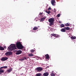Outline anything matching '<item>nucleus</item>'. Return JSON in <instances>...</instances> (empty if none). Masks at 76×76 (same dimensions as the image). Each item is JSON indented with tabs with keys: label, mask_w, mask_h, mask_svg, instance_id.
Masks as SVG:
<instances>
[{
	"label": "nucleus",
	"mask_w": 76,
	"mask_h": 76,
	"mask_svg": "<svg viewBox=\"0 0 76 76\" xmlns=\"http://www.w3.org/2000/svg\"><path fill=\"white\" fill-rule=\"evenodd\" d=\"M10 47H8V51H13L16 49V45L14 44H12L10 46Z\"/></svg>",
	"instance_id": "f257e3e1"
},
{
	"label": "nucleus",
	"mask_w": 76,
	"mask_h": 76,
	"mask_svg": "<svg viewBox=\"0 0 76 76\" xmlns=\"http://www.w3.org/2000/svg\"><path fill=\"white\" fill-rule=\"evenodd\" d=\"M16 45L17 48L20 50H22V49L23 48V47L22 46L20 42H17Z\"/></svg>",
	"instance_id": "f03ea898"
},
{
	"label": "nucleus",
	"mask_w": 76,
	"mask_h": 76,
	"mask_svg": "<svg viewBox=\"0 0 76 76\" xmlns=\"http://www.w3.org/2000/svg\"><path fill=\"white\" fill-rule=\"evenodd\" d=\"M12 52H6L5 53V54L6 56H11V55H12Z\"/></svg>",
	"instance_id": "7ed1b4c3"
},
{
	"label": "nucleus",
	"mask_w": 76,
	"mask_h": 76,
	"mask_svg": "<svg viewBox=\"0 0 76 76\" xmlns=\"http://www.w3.org/2000/svg\"><path fill=\"white\" fill-rule=\"evenodd\" d=\"M49 22L54 23V18H50L48 20Z\"/></svg>",
	"instance_id": "20e7f679"
},
{
	"label": "nucleus",
	"mask_w": 76,
	"mask_h": 76,
	"mask_svg": "<svg viewBox=\"0 0 76 76\" xmlns=\"http://www.w3.org/2000/svg\"><path fill=\"white\" fill-rule=\"evenodd\" d=\"M22 52L21 51V50H18L15 53V54L16 55H19V54H20L21 53H22Z\"/></svg>",
	"instance_id": "39448f33"
},
{
	"label": "nucleus",
	"mask_w": 76,
	"mask_h": 76,
	"mask_svg": "<svg viewBox=\"0 0 76 76\" xmlns=\"http://www.w3.org/2000/svg\"><path fill=\"white\" fill-rule=\"evenodd\" d=\"M42 70H43V69L41 67H38L36 68L37 71H38V72L39 71H42Z\"/></svg>",
	"instance_id": "423d86ee"
},
{
	"label": "nucleus",
	"mask_w": 76,
	"mask_h": 76,
	"mask_svg": "<svg viewBox=\"0 0 76 76\" xmlns=\"http://www.w3.org/2000/svg\"><path fill=\"white\" fill-rule=\"evenodd\" d=\"M8 59V58L7 57H5L2 58L1 60V61H6Z\"/></svg>",
	"instance_id": "0eeeda50"
},
{
	"label": "nucleus",
	"mask_w": 76,
	"mask_h": 76,
	"mask_svg": "<svg viewBox=\"0 0 76 76\" xmlns=\"http://www.w3.org/2000/svg\"><path fill=\"white\" fill-rule=\"evenodd\" d=\"M51 1V2L53 6H54V5H55L54 4H55V3H56V1H55V0H52Z\"/></svg>",
	"instance_id": "6e6552de"
},
{
	"label": "nucleus",
	"mask_w": 76,
	"mask_h": 76,
	"mask_svg": "<svg viewBox=\"0 0 76 76\" xmlns=\"http://www.w3.org/2000/svg\"><path fill=\"white\" fill-rule=\"evenodd\" d=\"M46 19V17H44L42 18H41L40 19V22H43L44 20H45Z\"/></svg>",
	"instance_id": "1a4fd4ad"
},
{
	"label": "nucleus",
	"mask_w": 76,
	"mask_h": 76,
	"mask_svg": "<svg viewBox=\"0 0 76 76\" xmlns=\"http://www.w3.org/2000/svg\"><path fill=\"white\" fill-rule=\"evenodd\" d=\"M45 58L46 59H49L50 58V56L48 55V54H47L46 55H45Z\"/></svg>",
	"instance_id": "9d476101"
},
{
	"label": "nucleus",
	"mask_w": 76,
	"mask_h": 76,
	"mask_svg": "<svg viewBox=\"0 0 76 76\" xmlns=\"http://www.w3.org/2000/svg\"><path fill=\"white\" fill-rule=\"evenodd\" d=\"M12 70H13V69L12 68H11L10 69H8L7 71V72L8 73H10L11 72H12Z\"/></svg>",
	"instance_id": "9b49d317"
},
{
	"label": "nucleus",
	"mask_w": 76,
	"mask_h": 76,
	"mask_svg": "<svg viewBox=\"0 0 76 76\" xmlns=\"http://www.w3.org/2000/svg\"><path fill=\"white\" fill-rule=\"evenodd\" d=\"M4 70L3 69H0V75H1L2 73H4Z\"/></svg>",
	"instance_id": "f8f14e48"
},
{
	"label": "nucleus",
	"mask_w": 76,
	"mask_h": 76,
	"mask_svg": "<svg viewBox=\"0 0 76 76\" xmlns=\"http://www.w3.org/2000/svg\"><path fill=\"white\" fill-rule=\"evenodd\" d=\"M43 75L44 76H48V73L47 72H45L43 74Z\"/></svg>",
	"instance_id": "ddd939ff"
},
{
	"label": "nucleus",
	"mask_w": 76,
	"mask_h": 76,
	"mask_svg": "<svg viewBox=\"0 0 76 76\" xmlns=\"http://www.w3.org/2000/svg\"><path fill=\"white\" fill-rule=\"evenodd\" d=\"M64 29H65V30H67V31H69V30L70 29V28L68 27H65Z\"/></svg>",
	"instance_id": "4468645a"
},
{
	"label": "nucleus",
	"mask_w": 76,
	"mask_h": 76,
	"mask_svg": "<svg viewBox=\"0 0 76 76\" xmlns=\"http://www.w3.org/2000/svg\"><path fill=\"white\" fill-rule=\"evenodd\" d=\"M61 32H66V30H65V29L63 28H62L61 29Z\"/></svg>",
	"instance_id": "2eb2a0df"
},
{
	"label": "nucleus",
	"mask_w": 76,
	"mask_h": 76,
	"mask_svg": "<svg viewBox=\"0 0 76 76\" xmlns=\"http://www.w3.org/2000/svg\"><path fill=\"white\" fill-rule=\"evenodd\" d=\"M64 25L63 24H62L60 25V28H64Z\"/></svg>",
	"instance_id": "dca6fc26"
},
{
	"label": "nucleus",
	"mask_w": 76,
	"mask_h": 76,
	"mask_svg": "<svg viewBox=\"0 0 76 76\" xmlns=\"http://www.w3.org/2000/svg\"><path fill=\"white\" fill-rule=\"evenodd\" d=\"M4 48L1 47L0 46V50H1V51H3V50H4Z\"/></svg>",
	"instance_id": "f3484780"
},
{
	"label": "nucleus",
	"mask_w": 76,
	"mask_h": 76,
	"mask_svg": "<svg viewBox=\"0 0 76 76\" xmlns=\"http://www.w3.org/2000/svg\"><path fill=\"white\" fill-rule=\"evenodd\" d=\"M71 38L72 39H75L76 38V37L75 36H72L71 37Z\"/></svg>",
	"instance_id": "a211bd4d"
},
{
	"label": "nucleus",
	"mask_w": 76,
	"mask_h": 76,
	"mask_svg": "<svg viewBox=\"0 0 76 76\" xmlns=\"http://www.w3.org/2000/svg\"><path fill=\"white\" fill-rule=\"evenodd\" d=\"M42 75L40 73H38L36 74V76H41Z\"/></svg>",
	"instance_id": "6ab92c4d"
},
{
	"label": "nucleus",
	"mask_w": 76,
	"mask_h": 76,
	"mask_svg": "<svg viewBox=\"0 0 76 76\" xmlns=\"http://www.w3.org/2000/svg\"><path fill=\"white\" fill-rule=\"evenodd\" d=\"M28 56L29 57H32L34 56V54H32V53H30L28 55Z\"/></svg>",
	"instance_id": "aec40b11"
},
{
	"label": "nucleus",
	"mask_w": 76,
	"mask_h": 76,
	"mask_svg": "<svg viewBox=\"0 0 76 76\" xmlns=\"http://www.w3.org/2000/svg\"><path fill=\"white\" fill-rule=\"evenodd\" d=\"M65 26H70V24L68 23L66 24H65Z\"/></svg>",
	"instance_id": "412c9836"
},
{
	"label": "nucleus",
	"mask_w": 76,
	"mask_h": 76,
	"mask_svg": "<svg viewBox=\"0 0 76 76\" xmlns=\"http://www.w3.org/2000/svg\"><path fill=\"white\" fill-rule=\"evenodd\" d=\"M38 29V28L37 27H35L33 28V30L35 31L36 30H37V29Z\"/></svg>",
	"instance_id": "4be33fe9"
},
{
	"label": "nucleus",
	"mask_w": 76,
	"mask_h": 76,
	"mask_svg": "<svg viewBox=\"0 0 76 76\" xmlns=\"http://www.w3.org/2000/svg\"><path fill=\"white\" fill-rule=\"evenodd\" d=\"M27 58L26 57H24L23 58V59H21V60H23V61H24L25 60H26Z\"/></svg>",
	"instance_id": "5701e85b"
},
{
	"label": "nucleus",
	"mask_w": 76,
	"mask_h": 76,
	"mask_svg": "<svg viewBox=\"0 0 76 76\" xmlns=\"http://www.w3.org/2000/svg\"><path fill=\"white\" fill-rule=\"evenodd\" d=\"M50 23L49 24V25L50 26H51L53 25V23H54L50 22Z\"/></svg>",
	"instance_id": "b1692460"
},
{
	"label": "nucleus",
	"mask_w": 76,
	"mask_h": 76,
	"mask_svg": "<svg viewBox=\"0 0 76 76\" xmlns=\"http://www.w3.org/2000/svg\"><path fill=\"white\" fill-rule=\"evenodd\" d=\"M55 37H56V38H57L58 37H59V35H58V34H55Z\"/></svg>",
	"instance_id": "393cba45"
},
{
	"label": "nucleus",
	"mask_w": 76,
	"mask_h": 76,
	"mask_svg": "<svg viewBox=\"0 0 76 76\" xmlns=\"http://www.w3.org/2000/svg\"><path fill=\"white\" fill-rule=\"evenodd\" d=\"M34 51H35V50H31V52L32 53H34Z\"/></svg>",
	"instance_id": "a878e982"
},
{
	"label": "nucleus",
	"mask_w": 76,
	"mask_h": 76,
	"mask_svg": "<svg viewBox=\"0 0 76 76\" xmlns=\"http://www.w3.org/2000/svg\"><path fill=\"white\" fill-rule=\"evenodd\" d=\"M51 76H55V74L54 73H51Z\"/></svg>",
	"instance_id": "bb28decb"
},
{
	"label": "nucleus",
	"mask_w": 76,
	"mask_h": 76,
	"mask_svg": "<svg viewBox=\"0 0 76 76\" xmlns=\"http://www.w3.org/2000/svg\"><path fill=\"white\" fill-rule=\"evenodd\" d=\"M56 34H51L50 35L51 36H53L54 37H55Z\"/></svg>",
	"instance_id": "cd10ccee"
},
{
	"label": "nucleus",
	"mask_w": 76,
	"mask_h": 76,
	"mask_svg": "<svg viewBox=\"0 0 76 76\" xmlns=\"http://www.w3.org/2000/svg\"><path fill=\"white\" fill-rule=\"evenodd\" d=\"M60 16V14H58L57 15V17H59Z\"/></svg>",
	"instance_id": "c85d7f7f"
},
{
	"label": "nucleus",
	"mask_w": 76,
	"mask_h": 76,
	"mask_svg": "<svg viewBox=\"0 0 76 76\" xmlns=\"http://www.w3.org/2000/svg\"><path fill=\"white\" fill-rule=\"evenodd\" d=\"M50 13H51V12L50 10H49L48 12V14H50Z\"/></svg>",
	"instance_id": "c756f323"
},
{
	"label": "nucleus",
	"mask_w": 76,
	"mask_h": 76,
	"mask_svg": "<svg viewBox=\"0 0 76 76\" xmlns=\"http://www.w3.org/2000/svg\"><path fill=\"white\" fill-rule=\"evenodd\" d=\"M7 66H4V69H7Z\"/></svg>",
	"instance_id": "7c9ffc66"
},
{
	"label": "nucleus",
	"mask_w": 76,
	"mask_h": 76,
	"mask_svg": "<svg viewBox=\"0 0 76 76\" xmlns=\"http://www.w3.org/2000/svg\"><path fill=\"white\" fill-rule=\"evenodd\" d=\"M43 14V13L42 12H40L39 14V15H42Z\"/></svg>",
	"instance_id": "2f4dec72"
},
{
	"label": "nucleus",
	"mask_w": 76,
	"mask_h": 76,
	"mask_svg": "<svg viewBox=\"0 0 76 76\" xmlns=\"http://www.w3.org/2000/svg\"><path fill=\"white\" fill-rule=\"evenodd\" d=\"M0 69H4V66L1 67L0 68Z\"/></svg>",
	"instance_id": "473e14b6"
},
{
	"label": "nucleus",
	"mask_w": 76,
	"mask_h": 76,
	"mask_svg": "<svg viewBox=\"0 0 76 76\" xmlns=\"http://www.w3.org/2000/svg\"><path fill=\"white\" fill-rule=\"evenodd\" d=\"M48 10H51V7H50L48 9Z\"/></svg>",
	"instance_id": "72a5a7b5"
},
{
	"label": "nucleus",
	"mask_w": 76,
	"mask_h": 76,
	"mask_svg": "<svg viewBox=\"0 0 76 76\" xmlns=\"http://www.w3.org/2000/svg\"><path fill=\"white\" fill-rule=\"evenodd\" d=\"M54 10L55 12H56V9H54Z\"/></svg>",
	"instance_id": "f704fd0d"
},
{
	"label": "nucleus",
	"mask_w": 76,
	"mask_h": 76,
	"mask_svg": "<svg viewBox=\"0 0 76 76\" xmlns=\"http://www.w3.org/2000/svg\"><path fill=\"white\" fill-rule=\"evenodd\" d=\"M45 12H46V13H48V11H46Z\"/></svg>",
	"instance_id": "c9c22d12"
},
{
	"label": "nucleus",
	"mask_w": 76,
	"mask_h": 76,
	"mask_svg": "<svg viewBox=\"0 0 76 76\" xmlns=\"http://www.w3.org/2000/svg\"><path fill=\"white\" fill-rule=\"evenodd\" d=\"M4 48H6V46H5L4 47Z\"/></svg>",
	"instance_id": "e433bc0d"
},
{
	"label": "nucleus",
	"mask_w": 76,
	"mask_h": 76,
	"mask_svg": "<svg viewBox=\"0 0 76 76\" xmlns=\"http://www.w3.org/2000/svg\"><path fill=\"white\" fill-rule=\"evenodd\" d=\"M59 23H61V22H60V21H59Z\"/></svg>",
	"instance_id": "4c0bfd02"
}]
</instances>
